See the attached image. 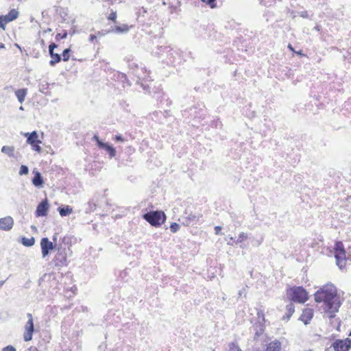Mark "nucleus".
I'll return each instance as SVG.
<instances>
[{
    "label": "nucleus",
    "instance_id": "cd10ccee",
    "mask_svg": "<svg viewBox=\"0 0 351 351\" xmlns=\"http://www.w3.org/2000/svg\"><path fill=\"white\" fill-rule=\"evenodd\" d=\"M229 351H241L236 342H232L228 345Z\"/></svg>",
    "mask_w": 351,
    "mask_h": 351
},
{
    "label": "nucleus",
    "instance_id": "13d9d810",
    "mask_svg": "<svg viewBox=\"0 0 351 351\" xmlns=\"http://www.w3.org/2000/svg\"><path fill=\"white\" fill-rule=\"evenodd\" d=\"M3 283H4V281H1V282H0V286H1V285H2Z\"/></svg>",
    "mask_w": 351,
    "mask_h": 351
},
{
    "label": "nucleus",
    "instance_id": "7c9ffc66",
    "mask_svg": "<svg viewBox=\"0 0 351 351\" xmlns=\"http://www.w3.org/2000/svg\"><path fill=\"white\" fill-rule=\"evenodd\" d=\"M247 239V234L244 233V232H241L239 235V238L238 239L235 241L236 243H241L243 242L244 240Z\"/></svg>",
    "mask_w": 351,
    "mask_h": 351
},
{
    "label": "nucleus",
    "instance_id": "bf43d9fd",
    "mask_svg": "<svg viewBox=\"0 0 351 351\" xmlns=\"http://www.w3.org/2000/svg\"><path fill=\"white\" fill-rule=\"evenodd\" d=\"M337 324H338V327H339V326H340V322H339V321H338V322H337Z\"/></svg>",
    "mask_w": 351,
    "mask_h": 351
},
{
    "label": "nucleus",
    "instance_id": "de8ad7c7",
    "mask_svg": "<svg viewBox=\"0 0 351 351\" xmlns=\"http://www.w3.org/2000/svg\"><path fill=\"white\" fill-rule=\"evenodd\" d=\"M288 48H289L291 51H294L293 47H292V45H291V44H289V45H288Z\"/></svg>",
    "mask_w": 351,
    "mask_h": 351
},
{
    "label": "nucleus",
    "instance_id": "49530a36",
    "mask_svg": "<svg viewBox=\"0 0 351 351\" xmlns=\"http://www.w3.org/2000/svg\"><path fill=\"white\" fill-rule=\"evenodd\" d=\"M93 140H95L97 142L98 140H99V138L97 135L95 134L93 136Z\"/></svg>",
    "mask_w": 351,
    "mask_h": 351
},
{
    "label": "nucleus",
    "instance_id": "ea45409f",
    "mask_svg": "<svg viewBox=\"0 0 351 351\" xmlns=\"http://www.w3.org/2000/svg\"><path fill=\"white\" fill-rule=\"evenodd\" d=\"M58 47V45L54 43H51L49 46V53L51 51H54V49Z\"/></svg>",
    "mask_w": 351,
    "mask_h": 351
},
{
    "label": "nucleus",
    "instance_id": "b1692460",
    "mask_svg": "<svg viewBox=\"0 0 351 351\" xmlns=\"http://www.w3.org/2000/svg\"><path fill=\"white\" fill-rule=\"evenodd\" d=\"M58 211L62 217H65L71 213L72 208L69 206H60L58 208Z\"/></svg>",
    "mask_w": 351,
    "mask_h": 351
},
{
    "label": "nucleus",
    "instance_id": "6e6d98bb",
    "mask_svg": "<svg viewBox=\"0 0 351 351\" xmlns=\"http://www.w3.org/2000/svg\"><path fill=\"white\" fill-rule=\"evenodd\" d=\"M95 206H96V205H95V204H93V206H92L90 207V209H93V208H95Z\"/></svg>",
    "mask_w": 351,
    "mask_h": 351
},
{
    "label": "nucleus",
    "instance_id": "864d4df0",
    "mask_svg": "<svg viewBox=\"0 0 351 351\" xmlns=\"http://www.w3.org/2000/svg\"><path fill=\"white\" fill-rule=\"evenodd\" d=\"M95 206H96V205H95V204H93V206H92L90 207V209H93V208H95Z\"/></svg>",
    "mask_w": 351,
    "mask_h": 351
},
{
    "label": "nucleus",
    "instance_id": "09e8293b",
    "mask_svg": "<svg viewBox=\"0 0 351 351\" xmlns=\"http://www.w3.org/2000/svg\"><path fill=\"white\" fill-rule=\"evenodd\" d=\"M5 45L3 43H0V49H4Z\"/></svg>",
    "mask_w": 351,
    "mask_h": 351
},
{
    "label": "nucleus",
    "instance_id": "6ab92c4d",
    "mask_svg": "<svg viewBox=\"0 0 351 351\" xmlns=\"http://www.w3.org/2000/svg\"><path fill=\"white\" fill-rule=\"evenodd\" d=\"M51 60L49 61V65L51 66H55L57 63L60 62L62 60L61 55L54 51L49 53Z\"/></svg>",
    "mask_w": 351,
    "mask_h": 351
},
{
    "label": "nucleus",
    "instance_id": "c85d7f7f",
    "mask_svg": "<svg viewBox=\"0 0 351 351\" xmlns=\"http://www.w3.org/2000/svg\"><path fill=\"white\" fill-rule=\"evenodd\" d=\"M29 173V168L27 166L25 165H22L20 167V170H19V175L20 176H23V175H27Z\"/></svg>",
    "mask_w": 351,
    "mask_h": 351
},
{
    "label": "nucleus",
    "instance_id": "f8f14e48",
    "mask_svg": "<svg viewBox=\"0 0 351 351\" xmlns=\"http://www.w3.org/2000/svg\"><path fill=\"white\" fill-rule=\"evenodd\" d=\"M313 316V311L311 308H305L300 317V320L305 325L308 324Z\"/></svg>",
    "mask_w": 351,
    "mask_h": 351
},
{
    "label": "nucleus",
    "instance_id": "7ed1b4c3",
    "mask_svg": "<svg viewBox=\"0 0 351 351\" xmlns=\"http://www.w3.org/2000/svg\"><path fill=\"white\" fill-rule=\"evenodd\" d=\"M287 297L293 302L304 303L308 300V293L302 287H293L287 291Z\"/></svg>",
    "mask_w": 351,
    "mask_h": 351
},
{
    "label": "nucleus",
    "instance_id": "9d476101",
    "mask_svg": "<svg viewBox=\"0 0 351 351\" xmlns=\"http://www.w3.org/2000/svg\"><path fill=\"white\" fill-rule=\"evenodd\" d=\"M14 220L10 216L0 218V229L8 231L12 228Z\"/></svg>",
    "mask_w": 351,
    "mask_h": 351
},
{
    "label": "nucleus",
    "instance_id": "e433bc0d",
    "mask_svg": "<svg viewBox=\"0 0 351 351\" xmlns=\"http://www.w3.org/2000/svg\"><path fill=\"white\" fill-rule=\"evenodd\" d=\"M108 19L110 21L115 22L117 19V13L115 12H111L108 16Z\"/></svg>",
    "mask_w": 351,
    "mask_h": 351
},
{
    "label": "nucleus",
    "instance_id": "f257e3e1",
    "mask_svg": "<svg viewBox=\"0 0 351 351\" xmlns=\"http://www.w3.org/2000/svg\"><path fill=\"white\" fill-rule=\"evenodd\" d=\"M337 292V289L333 285H325L315 292V300L316 302H324V306L340 302Z\"/></svg>",
    "mask_w": 351,
    "mask_h": 351
},
{
    "label": "nucleus",
    "instance_id": "c9c22d12",
    "mask_svg": "<svg viewBox=\"0 0 351 351\" xmlns=\"http://www.w3.org/2000/svg\"><path fill=\"white\" fill-rule=\"evenodd\" d=\"M187 219L192 222H195L198 220V217L195 214H189Z\"/></svg>",
    "mask_w": 351,
    "mask_h": 351
},
{
    "label": "nucleus",
    "instance_id": "473e14b6",
    "mask_svg": "<svg viewBox=\"0 0 351 351\" xmlns=\"http://www.w3.org/2000/svg\"><path fill=\"white\" fill-rule=\"evenodd\" d=\"M257 316H258V322H263V324L265 323V314L262 311H258L257 312Z\"/></svg>",
    "mask_w": 351,
    "mask_h": 351
},
{
    "label": "nucleus",
    "instance_id": "5701e85b",
    "mask_svg": "<svg viewBox=\"0 0 351 351\" xmlns=\"http://www.w3.org/2000/svg\"><path fill=\"white\" fill-rule=\"evenodd\" d=\"M21 243L25 247H31L34 245L35 239L33 237L31 238L23 237L21 239Z\"/></svg>",
    "mask_w": 351,
    "mask_h": 351
},
{
    "label": "nucleus",
    "instance_id": "c756f323",
    "mask_svg": "<svg viewBox=\"0 0 351 351\" xmlns=\"http://www.w3.org/2000/svg\"><path fill=\"white\" fill-rule=\"evenodd\" d=\"M41 143H42L41 141H39L38 143H35L33 145H30L32 147V149L33 150H34L35 152L40 153L41 152V147L40 146V144Z\"/></svg>",
    "mask_w": 351,
    "mask_h": 351
},
{
    "label": "nucleus",
    "instance_id": "052dcab7",
    "mask_svg": "<svg viewBox=\"0 0 351 351\" xmlns=\"http://www.w3.org/2000/svg\"><path fill=\"white\" fill-rule=\"evenodd\" d=\"M254 351H262V350H259V349H256V350H254Z\"/></svg>",
    "mask_w": 351,
    "mask_h": 351
},
{
    "label": "nucleus",
    "instance_id": "4c0bfd02",
    "mask_svg": "<svg viewBox=\"0 0 351 351\" xmlns=\"http://www.w3.org/2000/svg\"><path fill=\"white\" fill-rule=\"evenodd\" d=\"M114 139L118 142H124L125 139L121 134L115 135Z\"/></svg>",
    "mask_w": 351,
    "mask_h": 351
},
{
    "label": "nucleus",
    "instance_id": "dca6fc26",
    "mask_svg": "<svg viewBox=\"0 0 351 351\" xmlns=\"http://www.w3.org/2000/svg\"><path fill=\"white\" fill-rule=\"evenodd\" d=\"M335 258L337 265L341 269L346 265V252L335 254Z\"/></svg>",
    "mask_w": 351,
    "mask_h": 351
},
{
    "label": "nucleus",
    "instance_id": "f704fd0d",
    "mask_svg": "<svg viewBox=\"0 0 351 351\" xmlns=\"http://www.w3.org/2000/svg\"><path fill=\"white\" fill-rule=\"evenodd\" d=\"M202 2L209 5L211 8H214L216 6V0H201Z\"/></svg>",
    "mask_w": 351,
    "mask_h": 351
},
{
    "label": "nucleus",
    "instance_id": "4be33fe9",
    "mask_svg": "<svg viewBox=\"0 0 351 351\" xmlns=\"http://www.w3.org/2000/svg\"><path fill=\"white\" fill-rule=\"evenodd\" d=\"M1 152L7 154L9 157H14V147L3 146L1 149Z\"/></svg>",
    "mask_w": 351,
    "mask_h": 351
},
{
    "label": "nucleus",
    "instance_id": "20e7f679",
    "mask_svg": "<svg viewBox=\"0 0 351 351\" xmlns=\"http://www.w3.org/2000/svg\"><path fill=\"white\" fill-rule=\"evenodd\" d=\"M27 317L28 320L25 326V332L23 334V339L25 341H31L34 332L33 316L32 313H28Z\"/></svg>",
    "mask_w": 351,
    "mask_h": 351
},
{
    "label": "nucleus",
    "instance_id": "f3484780",
    "mask_svg": "<svg viewBox=\"0 0 351 351\" xmlns=\"http://www.w3.org/2000/svg\"><path fill=\"white\" fill-rule=\"evenodd\" d=\"M266 351H281V343L276 339L270 342L267 346Z\"/></svg>",
    "mask_w": 351,
    "mask_h": 351
},
{
    "label": "nucleus",
    "instance_id": "423d86ee",
    "mask_svg": "<svg viewBox=\"0 0 351 351\" xmlns=\"http://www.w3.org/2000/svg\"><path fill=\"white\" fill-rule=\"evenodd\" d=\"M56 245L53 243V242L50 241L48 238L43 237L40 241V247L42 256L43 258L47 256L50 252V251L56 249Z\"/></svg>",
    "mask_w": 351,
    "mask_h": 351
},
{
    "label": "nucleus",
    "instance_id": "5fc2aeb1",
    "mask_svg": "<svg viewBox=\"0 0 351 351\" xmlns=\"http://www.w3.org/2000/svg\"><path fill=\"white\" fill-rule=\"evenodd\" d=\"M95 206H96V205H95V204H93V206H92L90 207V209H93V208H95Z\"/></svg>",
    "mask_w": 351,
    "mask_h": 351
},
{
    "label": "nucleus",
    "instance_id": "79ce46f5",
    "mask_svg": "<svg viewBox=\"0 0 351 351\" xmlns=\"http://www.w3.org/2000/svg\"><path fill=\"white\" fill-rule=\"evenodd\" d=\"M107 143L101 141L100 139L97 141V146L101 149H103Z\"/></svg>",
    "mask_w": 351,
    "mask_h": 351
},
{
    "label": "nucleus",
    "instance_id": "412c9836",
    "mask_svg": "<svg viewBox=\"0 0 351 351\" xmlns=\"http://www.w3.org/2000/svg\"><path fill=\"white\" fill-rule=\"evenodd\" d=\"M286 311H287V312H286L285 315L283 316V319H289L295 311L294 305L292 303H289L286 306Z\"/></svg>",
    "mask_w": 351,
    "mask_h": 351
},
{
    "label": "nucleus",
    "instance_id": "2eb2a0df",
    "mask_svg": "<svg viewBox=\"0 0 351 351\" xmlns=\"http://www.w3.org/2000/svg\"><path fill=\"white\" fill-rule=\"evenodd\" d=\"M34 176L32 180V184L37 188L43 187L44 180L41 173L38 171H34Z\"/></svg>",
    "mask_w": 351,
    "mask_h": 351
},
{
    "label": "nucleus",
    "instance_id": "a18cd8bd",
    "mask_svg": "<svg viewBox=\"0 0 351 351\" xmlns=\"http://www.w3.org/2000/svg\"><path fill=\"white\" fill-rule=\"evenodd\" d=\"M97 37L94 34H90L89 36V41L93 43L95 40H96Z\"/></svg>",
    "mask_w": 351,
    "mask_h": 351
},
{
    "label": "nucleus",
    "instance_id": "3c124183",
    "mask_svg": "<svg viewBox=\"0 0 351 351\" xmlns=\"http://www.w3.org/2000/svg\"><path fill=\"white\" fill-rule=\"evenodd\" d=\"M56 240H57V236H56V235H54V236L53 237V241H56Z\"/></svg>",
    "mask_w": 351,
    "mask_h": 351
},
{
    "label": "nucleus",
    "instance_id": "4468645a",
    "mask_svg": "<svg viewBox=\"0 0 351 351\" xmlns=\"http://www.w3.org/2000/svg\"><path fill=\"white\" fill-rule=\"evenodd\" d=\"M24 136L27 137V143L29 145H33L35 143H38V134L36 131L32 132H27L24 134Z\"/></svg>",
    "mask_w": 351,
    "mask_h": 351
},
{
    "label": "nucleus",
    "instance_id": "72a5a7b5",
    "mask_svg": "<svg viewBox=\"0 0 351 351\" xmlns=\"http://www.w3.org/2000/svg\"><path fill=\"white\" fill-rule=\"evenodd\" d=\"M7 23H8L5 22V19L4 15H0V28H1L2 29L5 30V25Z\"/></svg>",
    "mask_w": 351,
    "mask_h": 351
},
{
    "label": "nucleus",
    "instance_id": "603ef678",
    "mask_svg": "<svg viewBox=\"0 0 351 351\" xmlns=\"http://www.w3.org/2000/svg\"><path fill=\"white\" fill-rule=\"evenodd\" d=\"M238 294H239V296H241V295H242V291H241V290H240V291H239Z\"/></svg>",
    "mask_w": 351,
    "mask_h": 351
},
{
    "label": "nucleus",
    "instance_id": "e2e57ef3",
    "mask_svg": "<svg viewBox=\"0 0 351 351\" xmlns=\"http://www.w3.org/2000/svg\"><path fill=\"white\" fill-rule=\"evenodd\" d=\"M349 336H350V337H351V331H350V333H349Z\"/></svg>",
    "mask_w": 351,
    "mask_h": 351
},
{
    "label": "nucleus",
    "instance_id": "bb28decb",
    "mask_svg": "<svg viewBox=\"0 0 351 351\" xmlns=\"http://www.w3.org/2000/svg\"><path fill=\"white\" fill-rule=\"evenodd\" d=\"M71 51L70 48H66L62 51V60L64 62H66L69 60L70 55L69 53Z\"/></svg>",
    "mask_w": 351,
    "mask_h": 351
},
{
    "label": "nucleus",
    "instance_id": "39448f33",
    "mask_svg": "<svg viewBox=\"0 0 351 351\" xmlns=\"http://www.w3.org/2000/svg\"><path fill=\"white\" fill-rule=\"evenodd\" d=\"M335 351H349L351 348V339H336L332 344Z\"/></svg>",
    "mask_w": 351,
    "mask_h": 351
},
{
    "label": "nucleus",
    "instance_id": "a211bd4d",
    "mask_svg": "<svg viewBox=\"0 0 351 351\" xmlns=\"http://www.w3.org/2000/svg\"><path fill=\"white\" fill-rule=\"evenodd\" d=\"M19 12L15 10H11L6 15H4L5 22L8 23L16 19L19 16Z\"/></svg>",
    "mask_w": 351,
    "mask_h": 351
},
{
    "label": "nucleus",
    "instance_id": "680f3d73",
    "mask_svg": "<svg viewBox=\"0 0 351 351\" xmlns=\"http://www.w3.org/2000/svg\"><path fill=\"white\" fill-rule=\"evenodd\" d=\"M98 35H102V34L100 32H98Z\"/></svg>",
    "mask_w": 351,
    "mask_h": 351
},
{
    "label": "nucleus",
    "instance_id": "6e6552de",
    "mask_svg": "<svg viewBox=\"0 0 351 351\" xmlns=\"http://www.w3.org/2000/svg\"><path fill=\"white\" fill-rule=\"evenodd\" d=\"M64 249H58V254L54 258V263L56 267H62L66 265V256Z\"/></svg>",
    "mask_w": 351,
    "mask_h": 351
},
{
    "label": "nucleus",
    "instance_id": "393cba45",
    "mask_svg": "<svg viewBox=\"0 0 351 351\" xmlns=\"http://www.w3.org/2000/svg\"><path fill=\"white\" fill-rule=\"evenodd\" d=\"M335 254L346 252L341 241H337L335 245Z\"/></svg>",
    "mask_w": 351,
    "mask_h": 351
},
{
    "label": "nucleus",
    "instance_id": "8fccbe9b",
    "mask_svg": "<svg viewBox=\"0 0 351 351\" xmlns=\"http://www.w3.org/2000/svg\"><path fill=\"white\" fill-rule=\"evenodd\" d=\"M315 29H316L317 31H319L320 30V27L319 25H317L315 27Z\"/></svg>",
    "mask_w": 351,
    "mask_h": 351
},
{
    "label": "nucleus",
    "instance_id": "ddd939ff",
    "mask_svg": "<svg viewBox=\"0 0 351 351\" xmlns=\"http://www.w3.org/2000/svg\"><path fill=\"white\" fill-rule=\"evenodd\" d=\"M128 31V26L125 24H123L121 25H117L114 27H111L107 31V33L125 34Z\"/></svg>",
    "mask_w": 351,
    "mask_h": 351
},
{
    "label": "nucleus",
    "instance_id": "2f4dec72",
    "mask_svg": "<svg viewBox=\"0 0 351 351\" xmlns=\"http://www.w3.org/2000/svg\"><path fill=\"white\" fill-rule=\"evenodd\" d=\"M180 228V225L176 222L171 223L170 225V230L175 233Z\"/></svg>",
    "mask_w": 351,
    "mask_h": 351
},
{
    "label": "nucleus",
    "instance_id": "58836bf2",
    "mask_svg": "<svg viewBox=\"0 0 351 351\" xmlns=\"http://www.w3.org/2000/svg\"><path fill=\"white\" fill-rule=\"evenodd\" d=\"M67 36V33L66 32H64L63 34H58L56 36V40H58V39H64L66 38Z\"/></svg>",
    "mask_w": 351,
    "mask_h": 351
},
{
    "label": "nucleus",
    "instance_id": "0eeeda50",
    "mask_svg": "<svg viewBox=\"0 0 351 351\" xmlns=\"http://www.w3.org/2000/svg\"><path fill=\"white\" fill-rule=\"evenodd\" d=\"M341 302H335L330 306L324 307V316H326L330 321L335 318V313L339 311Z\"/></svg>",
    "mask_w": 351,
    "mask_h": 351
},
{
    "label": "nucleus",
    "instance_id": "9b49d317",
    "mask_svg": "<svg viewBox=\"0 0 351 351\" xmlns=\"http://www.w3.org/2000/svg\"><path fill=\"white\" fill-rule=\"evenodd\" d=\"M253 328L255 331L254 340H256L260 336L263 335L265 329V324L263 322H257L253 325Z\"/></svg>",
    "mask_w": 351,
    "mask_h": 351
},
{
    "label": "nucleus",
    "instance_id": "f03ea898",
    "mask_svg": "<svg viewBox=\"0 0 351 351\" xmlns=\"http://www.w3.org/2000/svg\"><path fill=\"white\" fill-rule=\"evenodd\" d=\"M143 219L155 227L160 226L166 220V215L163 211L154 210L147 212L143 215Z\"/></svg>",
    "mask_w": 351,
    "mask_h": 351
},
{
    "label": "nucleus",
    "instance_id": "1a4fd4ad",
    "mask_svg": "<svg viewBox=\"0 0 351 351\" xmlns=\"http://www.w3.org/2000/svg\"><path fill=\"white\" fill-rule=\"evenodd\" d=\"M49 208V205L47 202V200L42 201L36 207V216L38 217H44L47 215L48 210Z\"/></svg>",
    "mask_w": 351,
    "mask_h": 351
},
{
    "label": "nucleus",
    "instance_id": "4d7b16f0",
    "mask_svg": "<svg viewBox=\"0 0 351 351\" xmlns=\"http://www.w3.org/2000/svg\"><path fill=\"white\" fill-rule=\"evenodd\" d=\"M298 54H300V55H302V51H300L299 52H298Z\"/></svg>",
    "mask_w": 351,
    "mask_h": 351
},
{
    "label": "nucleus",
    "instance_id": "37998d69",
    "mask_svg": "<svg viewBox=\"0 0 351 351\" xmlns=\"http://www.w3.org/2000/svg\"><path fill=\"white\" fill-rule=\"evenodd\" d=\"M300 16L302 18L307 19L308 18V14L307 11H302L299 13Z\"/></svg>",
    "mask_w": 351,
    "mask_h": 351
},
{
    "label": "nucleus",
    "instance_id": "a878e982",
    "mask_svg": "<svg viewBox=\"0 0 351 351\" xmlns=\"http://www.w3.org/2000/svg\"><path fill=\"white\" fill-rule=\"evenodd\" d=\"M105 149L108 154H109L110 158L114 157L116 155V150L112 147V145L109 144L108 143L106 145V146L103 148Z\"/></svg>",
    "mask_w": 351,
    "mask_h": 351
},
{
    "label": "nucleus",
    "instance_id": "c03bdc74",
    "mask_svg": "<svg viewBox=\"0 0 351 351\" xmlns=\"http://www.w3.org/2000/svg\"><path fill=\"white\" fill-rule=\"evenodd\" d=\"M221 227L219 226L215 227V231L216 234H220V231L221 230Z\"/></svg>",
    "mask_w": 351,
    "mask_h": 351
},
{
    "label": "nucleus",
    "instance_id": "aec40b11",
    "mask_svg": "<svg viewBox=\"0 0 351 351\" xmlns=\"http://www.w3.org/2000/svg\"><path fill=\"white\" fill-rule=\"evenodd\" d=\"M27 92V90L26 88L19 89L15 92V95L21 104L24 101Z\"/></svg>",
    "mask_w": 351,
    "mask_h": 351
},
{
    "label": "nucleus",
    "instance_id": "a19ab883",
    "mask_svg": "<svg viewBox=\"0 0 351 351\" xmlns=\"http://www.w3.org/2000/svg\"><path fill=\"white\" fill-rule=\"evenodd\" d=\"M2 351H16L15 348L12 346H7L6 347L3 348Z\"/></svg>",
    "mask_w": 351,
    "mask_h": 351
}]
</instances>
